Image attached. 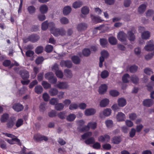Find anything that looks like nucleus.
I'll use <instances>...</instances> for the list:
<instances>
[{"label": "nucleus", "instance_id": "f257e3e1", "mask_svg": "<svg viewBox=\"0 0 154 154\" xmlns=\"http://www.w3.org/2000/svg\"><path fill=\"white\" fill-rule=\"evenodd\" d=\"M46 79L48 80L49 82L52 84H55L57 82V79L52 72L46 73L45 75Z\"/></svg>", "mask_w": 154, "mask_h": 154}, {"label": "nucleus", "instance_id": "f03ea898", "mask_svg": "<svg viewBox=\"0 0 154 154\" xmlns=\"http://www.w3.org/2000/svg\"><path fill=\"white\" fill-rule=\"evenodd\" d=\"M51 33L55 36H58L60 35L64 36L66 34V31L62 29L55 28L54 29H51Z\"/></svg>", "mask_w": 154, "mask_h": 154}, {"label": "nucleus", "instance_id": "7ed1b4c3", "mask_svg": "<svg viewBox=\"0 0 154 154\" xmlns=\"http://www.w3.org/2000/svg\"><path fill=\"white\" fill-rule=\"evenodd\" d=\"M101 56L100 57V62L99 66L102 67L103 66V63L104 60L105 58H107L109 56V53L107 51L103 50L101 52Z\"/></svg>", "mask_w": 154, "mask_h": 154}, {"label": "nucleus", "instance_id": "20e7f679", "mask_svg": "<svg viewBox=\"0 0 154 154\" xmlns=\"http://www.w3.org/2000/svg\"><path fill=\"white\" fill-rule=\"evenodd\" d=\"M33 138L34 140L37 142H39L43 140L46 141L48 140L47 137L44 136H42L40 134H37L34 135Z\"/></svg>", "mask_w": 154, "mask_h": 154}, {"label": "nucleus", "instance_id": "39448f33", "mask_svg": "<svg viewBox=\"0 0 154 154\" xmlns=\"http://www.w3.org/2000/svg\"><path fill=\"white\" fill-rule=\"evenodd\" d=\"M15 124V120L12 118L10 117L7 122L6 127L7 129H11Z\"/></svg>", "mask_w": 154, "mask_h": 154}, {"label": "nucleus", "instance_id": "423d86ee", "mask_svg": "<svg viewBox=\"0 0 154 154\" xmlns=\"http://www.w3.org/2000/svg\"><path fill=\"white\" fill-rule=\"evenodd\" d=\"M60 65L62 67H66L68 68H70L72 66V64L70 60H63L60 62Z\"/></svg>", "mask_w": 154, "mask_h": 154}, {"label": "nucleus", "instance_id": "0eeeda50", "mask_svg": "<svg viewBox=\"0 0 154 154\" xmlns=\"http://www.w3.org/2000/svg\"><path fill=\"white\" fill-rule=\"evenodd\" d=\"M146 45L144 48V49L147 51H151L154 49V45L153 41L150 40L146 43Z\"/></svg>", "mask_w": 154, "mask_h": 154}, {"label": "nucleus", "instance_id": "6e6552de", "mask_svg": "<svg viewBox=\"0 0 154 154\" xmlns=\"http://www.w3.org/2000/svg\"><path fill=\"white\" fill-rule=\"evenodd\" d=\"M12 108L15 111L17 112H19L23 109L24 107L20 103H18L14 104Z\"/></svg>", "mask_w": 154, "mask_h": 154}, {"label": "nucleus", "instance_id": "1a4fd4ad", "mask_svg": "<svg viewBox=\"0 0 154 154\" xmlns=\"http://www.w3.org/2000/svg\"><path fill=\"white\" fill-rule=\"evenodd\" d=\"M21 77L23 80H27L29 77V75L28 71L25 70H21L19 72Z\"/></svg>", "mask_w": 154, "mask_h": 154}, {"label": "nucleus", "instance_id": "9d476101", "mask_svg": "<svg viewBox=\"0 0 154 154\" xmlns=\"http://www.w3.org/2000/svg\"><path fill=\"white\" fill-rule=\"evenodd\" d=\"M127 37V35L122 31L119 32L117 35L118 39L121 42L125 41Z\"/></svg>", "mask_w": 154, "mask_h": 154}, {"label": "nucleus", "instance_id": "9b49d317", "mask_svg": "<svg viewBox=\"0 0 154 154\" xmlns=\"http://www.w3.org/2000/svg\"><path fill=\"white\" fill-rule=\"evenodd\" d=\"M110 139V137L108 134H105L103 136H101L98 138L99 141L104 142H109Z\"/></svg>", "mask_w": 154, "mask_h": 154}, {"label": "nucleus", "instance_id": "f8f14e48", "mask_svg": "<svg viewBox=\"0 0 154 154\" xmlns=\"http://www.w3.org/2000/svg\"><path fill=\"white\" fill-rule=\"evenodd\" d=\"M116 119L118 122L123 121L125 120L126 119V116L123 113L119 112L116 116Z\"/></svg>", "mask_w": 154, "mask_h": 154}, {"label": "nucleus", "instance_id": "ddd939ff", "mask_svg": "<svg viewBox=\"0 0 154 154\" xmlns=\"http://www.w3.org/2000/svg\"><path fill=\"white\" fill-rule=\"evenodd\" d=\"M94 139L93 137H91L86 140L85 142L86 144H94L93 148L96 149V143H94Z\"/></svg>", "mask_w": 154, "mask_h": 154}, {"label": "nucleus", "instance_id": "4468645a", "mask_svg": "<svg viewBox=\"0 0 154 154\" xmlns=\"http://www.w3.org/2000/svg\"><path fill=\"white\" fill-rule=\"evenodd\" d=\"M107 89V87L106 84L102 85L99 88L98 92L100 94H104L106 92Z\"/></svg>", "mask_w": 154, "mask_h": 154}, {"label": "nucleus", "instance_id": "2eb2a0df", "mask_svg": "<svg viewBox=\"0 0 154 154\" xmlns=\"http://www.w3.org/2000/svg\"><path fill=\"white\" fill-rule=\"evenodd\" d=\"M87 28V25L85 23H80L77 26V28L79 31H84Z\"/></svg>", "mask_w": 154, "mask_h": 154}, {"label": "nucleus", "instance_id": "dca6fc26", "mask_svg": "<svg viewBox=\"0 0 154 154\" xmlns=\"http://www.w3.org/2000/svg\"><path fill=\"white\" fill-rule=\"evenodd\" d=\"M40 38L39 35L35 34H32L29 36L30 42L35 43Z\"/></svg>", "mask_w": 154, "mask_h": 154}, {"label": "nucleus", "instance_id": "f3484780", "mask_svg": "<svg viewBox=\"0 0 154 154\" xmlns=\"http://www.w3.org/2000/svg\"><path fill=\"white\" fill-rule=\"evenodd\" d=\"M96 112L95 110L92 108L87 109L85 111V114L86 116H89L93 115Z\"/></svg>", "mask_w": 154, "mask_h": 154}, {"label": "nucleus", "instance_id": "a211bd4d", "mask_svg": "<svg viewBox=\"0 0 154 154\" xmlns=\"http://www.w3.org/2000/svg\"><path fill=\"white\" fill-rule=\"evenodd\" d=\"M109 100L107 98H105L102 100L100 103V106L102 107H106L109 103Z\"/></svg>", "mask_w": 154, "mask_h": 154}, {"label": "nucleus", "instance_id": "6ab92c4d", "mask_svg": "<svg viewBox=\"0 0 154 154\" xmlns=\"http://www.w3.org/2000/svg\"><path fill=\"white\" fill-rule=\"evenodd\" d=\"M8 142L11 144H13L15 143L14 141L17 143V144L20 145H21V143L20 140L17 137L13 138L11 140L8 139L7 140Z\"/></svg>", "mask_w": 154, "mask_h": 154}, {"label": "nucleus", "instance_id": "aec40b11", "mask_svg": "<svg viewBox=\"0 0 154 154\" xmlns=\"http://www.w3.org/2000/svg\"><path fill=\"white\" fill-rule=\"evenodd\" d=\"M153 103V101L151 99H147L143 100V104L144 106L147 107H150Z\"/></svg>", "mask_w": 154, "mask_h": 154}, {"label": "nucleus", "instance_id": "412c9836", "mask_svg": "<svg viewBox=\"0 0 154 154\" xmlns=\"http://www.w3.org/2000/svg\"><path fill=\"white\" fill-rule=\"evenodd\" d=\"M9 114L7 113H4L1 117L0 121L2 123H5L7 122L9 120Z\"/></svg>", "mask_w": 154, "mask_h": 154}, {"label": "nucleus", "instance_id": "4be33fe9", "mask_svg": "<svg viewBox=\"0 0 154 154\" xmlns=\"http://www.w3.org/2000/svg\"><path fill=\"white\" fill-rule=\"evenodd\" d=\"M150 36V32L148 31H144L141 34V38L143 39L147 40L149 39Z\"/></svg>", "mask_w": 154, "mask_h": 154}, {"label": "nucleus", "instance_id": "5701e85b", "mask_svg": "<svg viewBox=\"0 0 154 154\" xmlns=\"http://www.w3.org/2000/svg\"><path fill=\"white\" fill-rule=\"evenodd\" d=\"M146 5L145 4H142L138 7V12L140 14L143 13L146 9Z\"/></svg>", "mask_w": 154, "mask_h": 154}, {"label": "nucleus", "instance_id": "b1692460", "mask_svg": "<svg viewBox=\"0 0 154 154\" xmlns=\"http://www.w3.org/2000/svg\"><path fill=\"white\" fill-rule=\"evenodd\" d=\"M122 141V139L120 136H115L113 137L112 140V143L114 144H118Z\"/></svg>", "mask_w": 154, "mask_h": 154}, {"label": "nucleus", "instance_id": "393cba45", "mask_svg": "<svg viewBox=\"0 0 154 154\" xmlns=\"http://www.w3.org/2000/svg\"><path fill=\"white\" fill-rule=\"evenodd\" d=\"M67 83L66 82H61L57 85V87L60 89H66L68 87Z\"/></svg>", "mask_w": 154, "mask_h": 154}, {"label": "nucleus", "instance_id": "a878e982", "mask_svg": "<svg viewBox=\"0 0 154 154\" xmlns=\"http://www.w3.org/2000/svg\"><path fill=\"white\" fill-rule=\"evenodd\" d=\"M118 102V105L120 107H123L126 104V100L124 98H121L119 99Z\"/></svg>", "mask_w": 154, "mask_h": 154}, {"label": "nucleus", "instance_id": "bb28decb", "mask_svg": "<svg viewBox=\"0 0 154 154\" xmlns=\"http://www.w3.org/2000/svg\"><path fill=\"white\" fill-rule=\"evenodd\" d=\"M48 8L46 5H41L39 8L40 12L42 14L46 13L48 11Z\"/></svg>", "mask_w": 154, "mask_h": 154}, {"label": "nucleus", "instance_id": "cd10ccee", "mask_svg": "<svg viewBox=\"0 0 154 154\" xmlns=\"http://www.w3.org/2000/svg\"><path fill=\"white\" fill-rule=\"evenodd\" d=\"M65 75L69 78H71L72 76V74L71 71L69 69H66L64 70Z\"/></svg>", "mask_w": 154, "mask_h": 154}, {"label": "nucleus", "instance_id": "c85d7f7f", "mask_svg": "<svg viewBox=\"0 0 154 154\" xmlns=\"http://www.w3.org/2000/svg\"><path fill=\"white\" fill-rule=\"evenodd\" d=\"M71 8L70 6H67L65 7L63 10V13L64 15L69 14L71 11Z\"/></svg>", "mask_w": 154, "mask_h": 154}, {"label": "nucleus", "instance_id": "c756f323", "mask_svg": "<svg viewBox=\"0 0 154 154\" xmlns=\"http://www.w3.org/2000/svg\"><path fill=\"white\" fill-rule=\"evenodd\" d=\"M130 79L131 77L130 75L128 74H125L122 76V81L124 83H128L130 81Z\"/></svg>", "mask_w": 154, "mask_h": 154}, {"label": "nucleus", "instance_id": "7c9ffc66", "mask_svg": "<svg viewBox=\"0 0 154 154\" xmlns=\"http://www.w3.org/2000/svg\"><path fill=\"white\" fill-rule=\"evenodd\" d=\"M127 37L130 41H134L135 39V37L134 34L131 31H128L127 33Z\"/></svg>", "mask_w": 154, "mask_h": 154}, {"label": "nucleus", "instance_id": "2f4dec72", "mask_svg": "<svg viewBox=\"0 0 154 154\" xmlns=\"http://www.w3.org/2000/svg\"><path fill=\"white\" fill-rule=\"evenodd\" d=\"M71 59L73 62L76 64H79L80 62V58L77 56L72 57Z\"/></svg>", "mask_w": 154, "mask_h": 154}, {"label": "nucleus", "instance_id": "473e14b6", "mask_svg": "<svg viewBox=\"0 0 154 154\" xmlns=\"http://www.w3.org/2000/svg\"><path fill=\"white\" fill-rule=\"evenodd\" d=\"M43 88L40 85H38L35 87V92L38 94H40L43 91Z\"/></svg>", "mask_w": 154, "mask_h": 154}, {"label": "nucleus", "instance_id": "72a5a7b5", "mask_svg": "<svg viewBox=\"0 0 154 154\" xmlns=\"http://www.w3.org/2000/svg\"><path fill=\"white\" fill-rule=\"evenodd\" d=\"M76 117V116L75 114H70L67 116L66 119L68 121L72 122L75 119Z\"/></svg>", "mask_w": 154, "mask_h": 154}, {"label": "nucleus", "instance_id": "f704fd0d", "mask_svg": "<svg viewBox=\"0 0 154 154\" xmlns=\"http://www.w3.org/2000/svg\"><path fill=\"white\" fill-rule=\"evenodd\" d=\"M105 124L108 128H110L113 126V123L112 120L108 119L105 121Z\"/></svg>", "mask_w": 154, "mask_h": 154}, {"label": "nucleus", "instance_id": "c9c22d12", "mask_svg": "<svg viewBox=\"0 0 154 154\" xmlns=\"http://www.w3.org/2000/svg\"><path fill=\"white\" fill-rule=\"evenodd\" d=\"M91 53V51L89 49L84 48L82 51V54L85 57H88Z\"/></svg>", "mask_w": 154, "mask_h": 154}, {"label": "nucleus", "instance_id": "e433bc0d", "mask_svg": "<svg viewBox=\"0 0 154 154\" xmlns=\"http://www.w3.org/2000/svg\"><path fill=\"white\" fill-rule=\"evenodd\" d=\"M49 93L51 96H54L56 95L57 94L58 91L55 88H52L50 89Z\"/></svg>", "mask_w": 154, "mask_h": 154}, {"label": "nucleus", "instance_id": "4c0bfd02", "mask_svg": "<svg viewBox=\"0 0 154 154\" xmlns=\"http://www.w3.org/2000/svg\"><path fill=\"white\" fill-rule=\"evenodd\" d=\"M64 105L61 103H57L55 106V109L58 111H61L63 109Z\"/></svg>", "mask_w": 154, "mask_h": 154}, {"label": "nucleus", "instance_id": "58836bf2", "mask_svg": "<svg viewBox=\"0 0 154 154\" xmlns=\"http://www.w3.org/2000/svg\"><path fill=\"white\" fill-rule=\"evenodd\" d=\"M44 50V48L42 46H39L36 47L35 49V52L37 54L42 53Z\"/></svg>", "mask_w": 154, "mask_h": 154}, {"label": "nucleus", "instance_id": "ea45409f", "mask_svg": "<svg viewBox=\"0 0 154 154\" xmlns=\"http://www.w3.org/2000/svg\"><path fill=\"white\" fill-rule=\"evenodd\" d=\"M82 2L80 1H75L72 4V7L75 8H79L82 5Z\"/></svg>", "mask_w": 154, "mask_h": 154}, {"label": "nucleus", "instance_id": "a19ab883", "mask_svg": "<svg viewBox=\"0 0 154 154\" xmlns=\"http://www.w3.org/2000/svg\"><path fill=\"white\" fill-rule=\"evenodd\" d=\"M53 47L52 45H48L46 46L45 51L47 53H50L53 51Z\"/></svg>", "mask_w": 154, "mask_h": 154}, {"label": "nucleus", "instance_id": "79ce46f5", "mask_svg": "<svg viewBox=\"0 0 154 154\" xmlns=\"http://www.w3.org/2000/svg\"><path fill=\"white\" fill-rule=\"evenodd\" d=\"M131 80L134 84L138 83L139 81V79L136 75H132L131 77Z\"/></svg>", "mask_w": 154, "mask_h": 154}, {"label": "nucleus", "instance_id": "37998d69", "mask_svg": "<svg viewBox=\"0 0 154 154\" xmlns=\"http://www.w3.org/2000/svg\"><path fill=\"white\" fill-rule=\"evenodd\" d=\"M27 10L30 14H32L35 13L36 9L34 6L31 5L28 7Z\"/></svg>", "mask_w": 154, "mask_h": 154}, {"label": "nucleus", "instance_id": "c03bdc74", "mask_svg": "<svg viewBox=\"0 0 154 154\" xmlns=\"http://www.w3.org/2000/svg\"><path fill=\"white\" fill-rule=\"evenodd\" d=\"M42 85L45 89H48L51 87V85L47 82L45 81H43L42 83Z\"/></svg>", "mask_w": 154, "mask_h": 154}, {"label": "nucleus", "instance_id": "a18cd8bd", "mask_svg": "<svg viewBox=\"0 0 154 154\" xmlns=\"http://www.w3.org/2000/svg\"><path fill=\"white\" fill-rule=\"evenodd\" d=\"M92 133L91 132H88L84 133L81 136V137L83 140H85L87 138L91 136Z\"/></svg>", "mask_w": 154, "mask_h": 154}, {"label": "nucleus", "instance_id": "49530a36", "mask_svg": "<svg viewBox=\"0 0 154 154\" xmlns=\"http://www.w3.org/2000/svg\"><path fill=\"white\" fill-rule=\"evenodd\" d=\"M100 45L103 47H105L108 43L107 40L105 38L100 39Z\"/></svg>", "mask_w": 154, "mask_h": 154}, {"label": "nucleus", "instance_id": "de8ad7c7", "mask_svg": "<svg viewBox=\"0 0 154 154\" xmlns=\"http://www.w3.org/2000/svg\"><path fill=\"white\" fill-rule=\"evenodd\" d=\"M103 113L105 116H109L111 114V110L109 108H106L103 111Z\"/></svg>", "mask_w": 154, "mask_h": 154}, {"label": "nucleus", "instance_id": "09e8293b", "mask_svg": "<svg viewBox=\"0 0 154 154\" xmlns=\"http://www.w3.org/2000/svg\"><path fill=\"white\" fill-rule=\"evenodd\" d=\"M81 11L83 14H87L89 13V9L87 6H84L82 8Z\"/></svg>", "mask_w": 154, "mask_h": 154}, {"label": "nucleus", "instance_id": "8fccbe9b", "mask_svg": "<svg viewBox=\"0 0 154 154\" xmlns=\"http://www.w3.org/2000/svg\"><path fill=\"white\" fill-rule=\"evenodd\" d=\"M48 26V21L44 22L42 24V29L43 30H46Z\"/></svg>", "mask_w": 154, "mask_h": 154}, {"label": "nucleus", "instance_id": "3c124183", "mask_svg": "<svg viewBox=\"0 0 154 154\" xmlns=\"http://www.w3.org/2000/svg\"><path fill=\"white\" fill-rule=\"evenodd\" d=\"M109 40L110 43L112 45H115L117 43V40L116 39L113 37H109Z\"/></svg>", "mask_w": 154, "mask_h": 154}, {"label": "nucleus", "instance_id": "603ef678", "mask_svg": "<svg viewBox=\"0 0 154 154\" xmlns=\"http://www.w3.org/2000/svg\"><path fill=\"white\" fill-rule=\"evenodd\" d=\"M23 120L22 119H18L15 124L17 128H18L23 125Z\"/></svg>", "mask_w": 154, "mask_h": 154}, {"label": "nucleus", "instance_id": "864d4df0", "mask_svg": "<svg viewBox=\"0 0 154 154\" xmlns=\"http://www.w3.org/2000/svg\"><path fill=\"white\" fill-rule=\"evenodd\" d=\"M60 21L63 24H66L69 23V20L67 18L63 17L60 19Z\"/></svg>", "mask_w": 154, "mask_h": 154}, {"label": "nucleus", "instance_id": "5fc2aeb1", "mask_svg": "<svg viewBox=\"0 0 154 154\" xmlns=\"http://www.w3.org/2000/svg\"><path fill=\"white\" fill-rule=\"evenodd\" d=\"M109 73L108 71L105 70L102 72L101 76L102 78L105 79L108 76Z\"/></svg>", "mask_w": 154, "mask_h": 154}, {"label": "nucleus", "instance_id": "6e6d98bb", "mask_svg": "<svg viewBox=\"0 0 154 154\" xmlns=\"http://www.w3.org/2000/svg\"><path fill=\"white\" fill-rule=\"evenodd\" d=\"M44 60V58L42 56L38 57L35 60V63L39 65Z\"/></svg>", "mask_w": 154, "mask_h": 154}, {"label": "nucleus", "instance_id": "4d7b16f0", "mask_svg": "<svg viewBox=\"0 0 154 154\" xmlns=\"http://www.w3.org/2000/svg\"><path fill=\"white\" fill-rule=\"evenodd\" d=\"M89 129V127L88 125H87L85 126L82 128H80L79 131L81 132H84L88 131Z\"/></svg>", "mask_w": 154, "mask_h": 154}, {"label": "nucleus", "instance_id": "13d9d810", "mask_svg": "<svg viewBox=\"0 0 154 154\" xmlns=\"http://www.w3.org/2000/svg\"><path fill=\"white\" fill-rule=\"evenodd\" d=\"M138 67L135 65L131 66L129 68V71L131 73H134L137 70Z\"/></svg>", "mask_w": 154, "mask_h": 154}, {"label": "nucleus", "instance_id": "bf43d9fd", "mask_svg": "<svg viewBox=\"0 0 154 154\" xmlns=\"http://www.w3.org/2000/svg\"><path fill=\"white\" fill-rule=\"evenodd\" d=\"M55 74L57 77L60 78H62L63 77V73L60 70H57L56 71Z\"/></svg>", "mask_w": 154, "mask_h": 154}, {"label": "nucleus", "instance_id": "052dcab7", "mask_svg": "<svg viewBox=\"0 0 154 154\" xmlns=\"http://www.w3.org/2000/svg\"><path fill=\"white\" fill-rule=\"evenodd\" d=\"M58 100L57 98H52L50 101V103L52 105H55V106L57 103Z\"/></svg>", "mask_w": 154, "mask_h": 154}, {"label": "nucleus", "instance_id": "680f3d73", "mask_svg": "<svg viewBox=\"0 0 154 154\" xmlns=\"http://www.w3.org/2000/svg\"><path fill=\"white\" fill-rule=\"evenodd\" d=\"M129 119L133 121L135 120L137 118L136 114L134 113H131L129 114Z\"/></svg>", "mask_w": 154, "mask_h": 154}, {"label": "nucleus", "instance_id": "e2e57ef3", "mask_svg": "<svg viewBox=\"0 0 154 154\" xmlns=\"http://www.w3.org/2000/svg\"><path fill=\"white\" fill-rule=\"evenodd\" d=\"M11 61L9 60H5L2 63L3 65L6 67L9 66L11 64Z\"/></svg>", "mask_w": 154, "mask_h": 154}, {"label": "nucleus", "instance_id": "0e129e2a", "mask_svg": "<svg viewBox=\"0 0 154 154\" xmlns=\"http://www.w3.org/2000/svg\"><path fill=\"white\" fill-rule=\"evenodd\" d=\"M144 72L147 75H150L153 73L152 70L149 68H146L144 70Z\"/></svg>", "mask_w": 154, "mask_h": 154}, {"label": "nucleus", "instance_id": "69168bd1", "mask_svg": "<svg viewBox=\"0 0 154 154\" xmlns=\"http://www.w3.org/2000/svg\"><path fill=\"white\" fill-rule=\"evenodd\" d=\"M136 132V130L134 128H131L129 133L130 137L131 138L134 137L135 135Z\"/></svg>", "mask_w": 154, "mask_h": 154}, {"label": "nucleus", "instance_id": "338daca9", "mask_svg": "<svg viewBox=\"0 0 154 154\" xmlns=\"http://www.w3.org/2000/svg\"><path fill=\"white\" fill-rule=\"evenodd\" d=\"M88 124L89 127V129L91 128L92 129H94L96 128V122H89Z\"/></svg>", "mask_w": 154, "mask_h": 154}, {"label": "nucleus", "instance_id": "774afa93", "mask_svg": "<svg viewBox=\"0 0 154 154\" xmlns=\"http://www.w3.org/2000/svg\"><path fill=\"white\" fill-rule=\"evenodd\" d=\"M34 54L33 51L29 50L27 51L26 53V56L27 57H31L33 56Z\"/></svg>", "mask_w": 154, "mask_h": 154}]
</instances>
